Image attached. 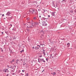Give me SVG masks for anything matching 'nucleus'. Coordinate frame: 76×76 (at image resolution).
I'll return each instance as SVG.
<instances>
[{
  "label": "nucleus",
  "instance_id": "obj_1",
  "mask_svg": "<svg viewBox=\"0 0 76 76\" xmlns=\"http://www.w3.org/2000/svg\"><path fill=\"white\" fill-rule=\"evenodd\" d=\"M36 23H35L31 22V23L30 22H28L27 23L24 24V25L26 26V28H33L34 26L36 25Z\"/></svg>",
  "mask_w": 76,
  "mask_h": 76
},
{
  "label": "nucleus",
  "instance_id": "obj_2",
  "mask_svg": "<svg viewBox=\"0 0 76 76\" xmlns=\"http://www.w3.org/2000/svg\"><path fill=\"white\" fill-rule=\"evenodd\" d=\"M40 47V45H37V46L35 47V49L36 50H38L39 48Z\"/></svg>",
  "mask_w": 76,
  "mask_h": 76
},
{
  "label": "nucleus",
  "instance_id": "obj_3",
  "mask_svg": "<svg viewBox=\"0 0 76 76\" xmlns=\"http://www.w3.org/2000/svg\"><path fill=\"white\" fill-rule=\"evenodd\" d=\"M46 22L45 21H44L43 23V24H42V26H47V24L45 23Z\"/></svg>",
  "mask_w": 76,
  "mask_h": 76
},
{
  "label": "nucleus",
  "instance_id": "obj_4",
  "mask_svg": "<svg viewBox=\"0 0 76 76\" xmlns=\"http://www.w3.org/2000/svg\"><path fill=\"white\" fill-rule=\"evenodd\" d=\"M38 61L39 62V63H41V61H42V59L39 58L38 59Z\"/></svg>",
  "mask_w": 76,
  "mask_h": 76
},
{
  "label": "nucleus",
  "instance_id": "obj_5",
  "mask_svg": "<svg viewBox=\"0 0 76 76\" xmlns=\"http://www.w3.org/2000/svg\"><path fill=\"white\" fill-rule=\"evenodd\" d=\"M10 14H11L10 12H8L6 14V15H7V16H10Z\"/></svg>",
  "mask_w": 76,
  "mask_h": 76
},
{
  "label": "nucleus",
  "instance_id": "obj_6",
  "mask_svg": "<svg viewBox=\"0 0 76 76\" xmlns=\"http://www.w3.org/2000/svg\"><path fill=\"white\" fill-rule=\"evenodd\" d=\"M34 14L35 15H37V14H38V12L37 11H34Z\"/></svg>",
  "mask_w": 76,
  "mask_h": 76
},
{
  "label": "nucleus",
  "instance_id": "obj_7",
  "mask_svg": "<svg viewBox=\"0 0 76 76\" xmlns=\"http://www.w3.org/2000/svg\"><path fill=\"white\" fill-rule=\"evenodd\" d=\"M3 71H4V72H7L8 71H9V70L8 69H4Z\"/></svg>",
  "mask_w": 76,
  "mask_h": 76
},
{
  "label": "nucleus",
  "instance_id": "obj_8",
  "mask_svg": "<svg viewBox=\"0 0 76 76\" xmlns=\"http://www.w3.org/2000/svg\"><path fill=\"white\" fill-rule=\"evenodd\" d=\"M30 12H34V10L30 9L29 11Z\"/></svg>",
  "mask_w": 76,
  "mask_h": 76
},
{
  "label": "nucleus",
  "instance_id": "obj_9",
  "mask_svg": "<svg viewBox=\"0 0 76 76\" xmlns=\"http://www.w3.org/2000/svg\"><path fill=\"white\" fill-rule=\"evenodd\" d=\"M14 61H15V59L12 60V61L10 62L11 63H13V62H14Z\"/></svg>",
  "mask_w": 76,
  "mask_h": 76
},
{
  "label": "nucleus",
  "instance_id": "obj_10",
  "mask_svg": "<svg viewBox=\"0 0 76 76\" xmlns=\"http://www.w3.org/2000/svg\"><path fill=\"white\" fill-rule=\"evenodd\" d=\"M42 61H43L44 63H45V61L44 60V58H42Z\"/></svg>",
  "mask_w": 76,
  "mask_h": 76
},
{
  "label": "nucleus",
  "instance_id": "obj_11",
  "mask_svg": "<svg viewBox=\"0 0 76 76\" xmlns=\"http://www.w3.org/2000/svg\"><path fill=\"white\" fill-rule=\"evenodd\" d=\"M52 16H54L55 15V14H54L53 12H52Z\"/></svg>",
  "mask_w": 76,
  "mask_h": 76
},
{
  "label": "nucleus",
  "instance_id": "obj_12",
  "mask_svg": "<svg viewBox=\"0 0 76 76\" xmlns=\"http://www.w3.org/2000/svg\"><path fill=\"white\" fill-rule=\"evenodd\" d=\"M70 43H68L67 44V45H68V47H69V46H70Z\"/></svg>",
  "mask_w": 76,
  "mask_h": 76
},
{
  "label": "nucleus",
  "instance_id": "obj_13",
  "mask_svg": "<svg viewBox=\"0 0 76 76\" xmlns=\"http://www.w3.org/2000/svg\"><path fill=\"white\" fill-rule=\"evenodd\" d=\"M42 19H48V18H42Z\"/></svg>",
  "mask_w": 76,
  "mask_h": 76
},
{
  "label": "nucleus",
  "instance_id": "obj_14",
  "mask_svg": "<svg viewBox=\"0 0 76 76\" xmlns=\"http://www.w3.org/2000/svg\"><path fill=\"white\" fill-rule=\"evenodd\" d=\"M19 61V60L18 59H17L16 61V63H18V62Z\"/></svg>",
  "mask_w": 76,
  "mask_h": 76
},
{
  "label": "nucleus",
  "instance_id": "obj_15",
  "mask_svg": "<svg viewBox=\"0 0 76 76\" xmlns=\"http://www.w3.org/2000/svg\"><path fill=\"white\" fill-rule=\"evenodd\" d=\"M8 19H12V17H9Z\"/></svg>",
  "mask_w": 76,
  "mask_h": 76
},
{
  "label": "nucleus",
  "instance_id": "obj_16",
  "mask_svg": "<svg viewBox=\"0 0 76 76\" xmlns=\"http://www.w3.org/2000/svg\"><path fill=\"white\" fill-rule=\"evenodd\" d=\"M43 54L44 56H45V52H43Z\"/></svg>",
  "mask_w": 76,
  "mask_h": 76
},
{
  "label": "nucleus",
  "instance_id": "obj_17",
  "mask_svg": "<svg viewBox=\"0 0 76 76\" xmlns=\"http://www.w3.org/2000/svg\"><path fill=\"white\" fill-rule=\"evenodd\" d=\"M53 4V6L54 7H55V5H54V2H53V3H52Z\"/></svg>",
  "mask_w": 76,
  "mask_h": 76
},
{
  "label": "nucleus",
  "instance_id": "obj_18",
  "mask_svg": "<svg viewBox=\"0 0 76 76\" xmlns=\"http://www.w3.org/2000/svg\"><path fill=\"white\" fill-rule=\"evenodd\" d=\"M40 32H41V33H44V31H43L42 30Z\"/></svg>",
  "mask_w": 76,
  "mask_h": 76
},
{
  "label": "nucleus",
  "instance_id": "obj_19",
  "mask_svg": "<svg viewBox=\"0 0 76 76\" xmlns=\"http://www.w3.org/2000/svg\"><path fill=\"white\" fill-rule=\"evenodd\" d=\"M53 75H56V72H53Z\"/></svg>",
  "mask_w": 76,
  "mask_h": 76
},
{
  "label": "nucleus",
  "instance_id": "obj_20",
  "mask_svg": "<svg viewBox=\"0 0 76 76\" xmlns=\"http://www.w3.org/2000/svg\"><path fill=\"white\" fill-rule=\"evenodd\" d=\"M70 12H71V13H73V10H71L70 11Z\"/></svg>",
  "mask_w": 76,
  "mask_h": 76
},
{
  "label": "nucleus",
  "instance_id": "obj_21",
  "mask_svg": "<svg viewBox=\"0 0 76 76\" xmlns=\"http://www.w3.org/2000/svg\"><path fill=\"white\" fill-rule=\"evenodd\" d=\"M12 75H15V73H12Z\"/></svg>",
  "mask_w": 76,
  "mask_h": 76
},
{
  "label": "nucleus",
  "instance_id": "obj_22",
  "mask_svg": "<svg viewBox=\"0 0 76 76\" xmlns=\"http://www.w3.org/2000/svg\"><path fill=\"white\" fill-rule=\"evenodd\" d=\"M5 33H6L7 35H8V32H7V31H5Z\"/></svg>",
  "mask_w": 76,
  "mask_h": 76
},
{
  "label": "nucleus",
  "instance_id": "obj_23",
  "mask_svg": "<svg viewBox=\"0 0 76 76\" xmlns=\"http://www.w3.org/2000/svg\"><path fill=\"white\" fill-rule=\"evenodd\" d=\"M23 51H24V50H22V51H20V52L21 53H22V52H23Z\"/></svg>",
  "mask_w": 76,
  "mask_h": 76
},
{
  "label": "nucleus",
  "instance_id": "obj_24",
  "mask_svg": "<svg viewBox=\"0 0 76 76\" xmlns=\"http://www.w3.org/2000/svg\"><path fill=\"white\" fill-rule=\"evenodd\" d=\"M10 26H11V27L9 28V29H10V28H11V27H12V25L11 24H10Z\"/></svg>",
  "mask_w": 76,
  "mask_h": 76
},
{
  "label": "nucleus",
  "instance_id": "obj_25",
  "mask_svg": "<svg viewBox=\"0 0 76 76\" xmlns=\"http://www.w3.org/2000/svg\"><path fill=\"white\" fill-rule=\"evenodd\" d=\"M46 61H48V58H46Z\"/></svg>",
  "mask_w": 76,
  "mask_h": 76
},
{
  "label": "nucleus",
  "instance_id": "obj_26",
  "mask_svg": "<svg viewBox=\"0 0 76 76\" xmlns=\"http://www.w3.org/2000/svg\"><path fill=\"white\" fill-rule=\"evenodd\" d=\"M7 67H8V69H9V68H10V67H9V65H7Z\"/></svg>",
  "mask_w": 76,
  "mask_h": 76
},
{
  "label": "nucleus",
  "instance_id": "obj_27",
  "mask_svg": "<svg viewBox=\"0 0 76 76\" xmlns=\"http://www.w3.org/2000/svg\"><path fill=\"white\" fill-rule=\"evenodd\" d=\"M26 76H28V73H27Z\"/></svg>",
  "mask_w": 76,
  "mask_h": 76
},
{
  "label": "nucleus",
  "instance_id": "obj_28",
  "mask_svg": "<svg viewBox=\"0 0 76 76\" xmlns=\"http://www.w3.org/2000/svg\"><path fill=\"white\" fill-rule=\"evenodd\" d=\"M42 50H43V51H45V50H44V48H42Z\"/></svg>",
  "mask_w": 76,
  "mask_h": 76
},
{
  "label": "nucleus",
  "instance_id": "obj_29",
  "mask_svg": "<svg viewBox=\"0 0 76 76\" xmlns=\"http://www.w3.org/2000/svg\"><path fill=\"white\" fill-rule=\"evenodd\" d=\"M12 72H15V69H14V70H12Z\"/></svg>",
  "mask_w": 76,
  "mask_h": 76
},
{
  "label": "nucleus",
  "instance_id": "obj_30",
  "mask_svg": "<svg viewBox=\"0 0 76 76\" xmlns=\"http://www.w3.org/2000/svg\"><path fill=\"white\" fill-rule=\"evenodd\" d=\"M32 49H35V47H33L32 48Z\"/></svg>",
  "mask_w": 76,
  "mask_h": 76
},
{
  "label": "nucleus",
  "instance_id": "obj_31",
  "mask_svg": "<svg viewBox=\"0 0 76 76\" xmlns=\"http://www.w3.org/2000/svg\"><path fill=\"white\" fill-rule=\"evenodd\" d=\"M44 12H45V10H44V9H43V10Z\"/></svg>",
  "mask_w": 76,
  "mask_h": 76
},
{
  "label": "nucleus",
  "instance_id": "obj_32",
  "mask_svg": "<svg viewBox=\"0 0 76 76\" xmlns=\"http://www.w3.org/2000/svg\"><path fill=\"white\" fill-rule=\"evenodd\" d=\"M16 39V37H15L13 38V39Z\"/></svg>",
  "mask_w": 76,
  "mask_h": 76
},
{
  "label": "nucleus",
  "instance_id": "obj_33",
  "mask_svg": "<svg viewBox=\"0 0 76 76\" xmlns=\"http://www.w3.org/2000/svg\"><path fill=\"white\" fill-rule=\"evenodd\" d=\"M29 18H27V20H29Z\"/></svg>",
  "mask_w": 76,
  "mask_h": 76
},
{
  "label": "nucleus",
  "instance_id": "obj_34",
  "mask_svg": "<svg viewBox=\"0 0 76 76\" xmlns=\"http://www.w3.org/2000/svg\"><path fill=\"white\" fill-rule=\"evenodd\" d=\"M32 12H33L32 13V14H34V11H32Z\"/></svg>",
  "mask_w": 76,
  "mask_h": 76
},
{
  "label": "nucleus",
  "instance_id": "obj_35",
  "mask_svg": "<svg viewBox=\"0 0 76 76\" xmlns=\"http://www.w3.org/2000/svg\"><path fill=\"white\" fill-rule=\"evenodd\" d=\"M40 45H42V46H43L44 44H41Z\"/></svg>",
  "mask_w": 76,
  "mask_h": 76
},
{
  "label": "nucleus",
  "instance_id": "obj_36",
  "mask_svg": "<svg viewBox=\"0 0 76 76\" xmlns=\"http://www.w3.org/2000/svg\"><path fill=\"white\" fill-rule=\"evenodd\" d=\"M36 19V17H34V19Z\"/></svg>",
  "mask_w": 76,
  "mask_h": 76
},
{
  "label": "nucleus",
  "instance_id": "obj_37",
  "mask_svg": "<svg viewBox=\"0 0 76 76\" xmlns=\"http://www.w3.org/2000/svg\"><path fill=\"white\" fill-rule=\"evenodd\" d=\"M23 60V59H20V61H22Z\"/></svg>",
  "mask_w": 76,
  "mask_h": 76
},
{
  "label": "nucleus",
  "instance_id": "obj_38",
  "mask_svg": "<svg viewBox=\"0 0 76 76\" xmlns=\"http://www.w3.org/2000/svg\"><path fill=\"white\" fill-rule=\"evenodd\" d=\"M52 55H53V54H51L50 55V57H52Z\"/></svg>",
  "mask_w": 76,
  "mask_h": 76
},
{
  "label": "nucleus",
  "instance_id": "obj_39",
  "mask_svg": "<svg viewBox=\"0 0 76 76\" xmlns=\"http://www.w3.org/2000/svg\"><path fill=\"white\" fill-rule=\"evenodd\" d=\"M48 17L50 18V15H48Z\"/></svg>",
  "mask_w": 76,
  "mask_h": 76
},
{
  "label": "nucleus",
  "instance_id": "obj_40",
  "mask_svg": "<svg viewBox=\"0 0 76 76\" xmlns=\"http://www.w3.org/2000/svg\"><path fill=\"white\" fill-rule=\"evenodd\" d=\"M4 16V14H3V15H2V16Z\"/></svg>",
  "mask_w": 76,
  "mask_h": 76
},
{
  "label": "nucleus",
  "instance_id": "obj_41",
  "mask_svg": "<svg viewBox=\"0 0 76 76\" xmlns=\"http://www.w3.org/2000/svg\"><path fill=\"white\" fill-rule=\"evenodd\" d=\"M1 34H3V32H2Z\"/></svg>",
  "mask_w": 76,
  "mask_h": 76
},
{
  "label": "nucleus",
  "instance_id": "obj_42",
  "mask_svg": "<svg viewBox=\"0 0 76 76\" xmlns=\"http://www.w3.org/2000/svg\"><path fill=\"white\" fill-rule=\"evenodd\" d=\"M22 71L23 72H24V70H22Z\"/></svg>",
  "mask_w": 76,
  "mask_h": 76
},
{
  "label": "nucleus",
  "instance_id": "obj_43",
  "mask_svg": "<svg viewBox=\"0 0 76 76\" xmlns=\"http://www.w3.org/2000/svg\"><path fill=\"white\" fill-rule=\"evenodd\" d=\"M21 74L22 75H23V74H22V73H21Z\"/></svg>",
  "mask_w": 76,
  "mask_h": 76
},
{
  "label": "nucleus",
  "instance_id": "obj_44",
  "mask_svg": "<svg viewBox=\"0 0 76 76\" xmlns=\"http://www.w3.org/2000/svg\"><path fill=\"white\" fill-rule=\"evenodd\" d=\"M64 20V21L65 20H66V19H64V20Z\"/></svg>",
  "mask_w": 76,
  "mask_h": 76
},
{
  "label": "nucleus",
  "instance_id": "obj_45",
  "mask_svg": "<svg viewBox=\"0 0 76 76\" xmlns=\"http://www.w3.org/2000/svg\"><path fill=\"white\" fill-rule=\"evenodd\" d=\"M27 31H29V29H27Z\"/></svg>",
  "mask_w": 76,
  "mask_h": 76
},
{
  "label": "nucleus",
  "instance_id": "obj_46",
  "mask_svg": "<svg viewBox=\"0 0 76 76\" xmlns=\"http://www.w3.org/2000/svg\"><path fill=\"white\" fill-rule=\"evenodd\" d=\"M44 69L43 71H42V72H44Z\"/></svg>",
  "mask_w": 76,
  "mask_h": 76
},
{
  "label": "nucleus",
  "instance_id": "obj_47",
  "mask_svg": "<svg viewBox=\"0 0 76 76\" xmlns=\"http://www.w3.org/2000/svg\"><path fill=\"white\" fill-rule=\"evenodd\" d=\"M63 1H65V0H63Z\"/></svg>",
  "mask_w": 76,
  "mask_h": 76
},
{
  "label": "nucleus",
  "instance_id": "obj_48",
  "mask_svg": "<svg viewBox=\"0 0 76 76\" xmlns=\"http://www.w3.org/2000/svg\"><path fill=\"white\" fill-rule=\"evenodd\" d=\"M54 13H56V12H53Z\"/></svg>",
  "mask_w": 76,
  "mask_h": 76
},
{
  "label": "nucleus",
  "instance_id": "obj_49",
  "mask_svg": "<svg viewBox=\"0 0 76 76\" xmlns=\"http://www.w3.org/2000/svg\"><path fill=\"white\" fill-rule=\"evenodd\" d=\"M10 68H12V66H11L10 67Z\"/></svg>",
  "mask_w": 76,
  "mask_h": 76
},
{
  "label": "nucleus",
  "instance_id": "obj_50",
  "mask_svg": "<svg viewBox=\"0 0 76 76\" xmlns=\"http://www.w3.org/2000/svg\"><path fill=\"white\" fill-rule=\"evenodd\" d=\"M19 72H20V70H19Z\"/></svg>",
  "mask_w": 76,
  "mask_h": 76
},
{
  "label": "nucleus",
  "instance_id": "obj_51",
  "mask_svg": "<svg viewBox=\"0 0 76 76\" xmlns=\"http://www.w3.org/2000/svg\"><path fill=\"white\" fill-rule=\"evenodd\" d=\"M38 11H40V10H39V9H38Z\"/></svg>",
  "mask_w": 76,
  "mask_h": 76
},
{
  "label": "nucleus",
  "instance_id": "obj_52",
  "mask_svg": "<svg viewBox=\"0 0 76 76\" xmlns=\"http://www.w3.org/2000/svg\"><path fill=\"white\" fill-rule=\"evenodd\" d=\"M39 18H41V16H39Z\"/></svg>",
  "mask_w": 76,
  "mask_h": 76
},
{
  "label": "nucleus",
  "instance_id": "obj_53",
  "mask_svg": "<svg viewBox=\"0 0 76 76\" xmlns=\"http://www.w3.org/2000/svg\"><path fill=\"white\" fill-rule=\"evenodd\" d=\"M3 51V50H2L1 51Z\"/></svg>",
  "mask_w": 76,
  "mask_h": 76
},
{
  "label": "nucleus",
  "instance_id": "obj_54",
  "mask_svg": "<svg viewBox=\"0 0 76 76\" xmlns=\"http://www.w3.org/2000/svg\"><path fill=\"white\" fill-rule=\"evenodd\" d=\"M75 12H76V10H75Z\"/></svg>",
  "mask_w": 76,
  "mask_h": 76
},
{
  "label": "nucleus",
  "instance_id": "obj_55",
  "mask_svg": "<svg viewBox=\"0 0 76 76\" xmlns=\"http://www.w3.org/2000/svg\"><path fill=\"white\" fill-rule=\"evenodd\" d=\"M1 50H2V48H1Z\"/></svg>",
  "mask_w": 76,
  "mask_h": 76
},
{
  "label": "nucleus",
  "instance_id": "obj_56",
  "mask_svg": "<svg viewBox=\"0 0 76 76\" xmlns=\"http://www.w3.org/2000/svg\"><path fill=\"white\" fill-rule=\"evenodd\" d=\"M47 56H48V54H47Z\"/></svg>",
  "mask_w": 76,
  "mask_h": 76
},
{
  "label": "nucleus",
  "instance_id": "obj_57",
  "mask_svg": "<svg viewBox=\"0 0 76 76\" xmlns=\"http://www.w3.org/2000/svg\"><path fill=\"white\" fill-rule=\"evenodd\" d=\"M7 37H8V36H7V37H6V38H7Z\"/></svg>",
  "mask_w": 76,
  "mask_h": 76
},
{
  "label": "nucleus",
  "instance_id": "obj_58",
  "mask_svg": "<svg viewBox=\"0 0 76 76\" xmlns=\"http://www.w3.org/2000/svg\"><path fill=\"white\" fill-rule=\"evenodd\" d=\"M46 22H47V20H46Z\"/></svg>",
  "mask_w": 76,
  "mask_h": 76
},
{
  "label": "nucleus",
  "instance_id": "obj_59",
  "mask_svg": "<svg viewBox=\"0 0 76 76\" xmlns=\"http://www.w3.org/2000/svg\"><path fill=\"white\" fill-rule=\"evenodd\" d=\"M12 69H13V68H12Z\"/></svg>",
  "mask_w": 76,
  "mask_h": 76
},
{
  "label": "nucleus",
  "instance_id": "obj_60",
  "mask_svg": "<svg viewBox=\"0 0 76 76\" xmlns=\"http://www.w3.org/2000/svg\"><path fill=\"white\" fill-rule=\"evenodd\" d=\"M16 67V66H15V67Z\"/></svg>",
  "mask_w": 76,
  "mask_h": 76
},
{
  "label": "nucleus",
  "instance_id": "obj_61",
  "mask_svg": "<svg viewBox=\"0 0 76 76\" xmlns=\"http://www.w3.org/2000/svg\"><path fill=\"white\" fill-rule=\"evenodd\" d=\"M38 47H39V46H38Z\"/></svg>",
  "mask_w": 76,
  "mask_h": 76
},
{
  "label": "nucleus",
  "instance_id": "obj_62",
  "mask_svg": "<svg viewBox=\"0 0 76 76\" xmlns=\"http://www.w3.org/2000/svg\"><path fill=\"white\" fill-rule=\"evenodd\" d=\"M51 69H52V68H51Z\"/></svg>",
  "mask_w": 76,
  "mask_h": 76
}]
</instances>
